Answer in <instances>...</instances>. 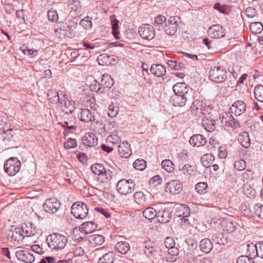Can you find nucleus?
<instances>
[{"instance_id":"f257e3e1","label":"nucleus","mask_w":263,"mask_h":263,"mask_svg":"<svg viewBox=\"0 0 263 263\" xmlns=\"http://www.w3.org/2000/svg\"><path fill=\"white\" fill-rule=\"evenodd\" d=\"M191 111L192 115L196 119H198L211 114L212 108L210 105H207L203 101L196 100L192 103L191 107Z\"/></svg>"},{"instance_id":"f03ea898","label":"nucleus","mask_w":263,"mask_h":263,"mask_svg":"<svg viewBox=\"0 0 263 263\" xmlns=\"http://www.w3.org/2000/svg\"><path fill=\"white\" fill-rule=\"evenodd\" d=\"M46 242L51 250L59 251L65 248L67 239L64 235L56 233L48 235L46 238Z\"/></svg>"},{"instance_id":"7ed1b4c3","label":"nucleus","mask_w":263,"mask_h":263,"mask_svg":"<svg viewBox=\"0 0 263 263\" xmlns=\"http://www.w3.org/2000/svg\"><path fill=\"white\" fill-rule=\"evenodd\" d=\"M209 79L216 83H221L226 81L228 72L226 70L219 66L212 67L209 72Z\"/></svg>"},{"instance_id":"20e7f679","label":"nucleus","mask_w":263,"mask_h":263,"mask_svg":"<svg viewBox=\"0 0 263 263\" xmlns=\"http://www.w3.org/2000/svg\"><path fill=\"white\" fill-rule=\"evenodd\" d=\"M88 206L85 203L81 201L74 202L71 206V213L77 219H83L88 213Z\"/></svg>"},{"instance_id":"39448f33","label":"nucleus","mask_w":263,"mask_h":263,"mask_svg":"<svg viewBox=\"0 0 263 263\" xmlns=\"http://www.w3.org/2000/svg\"><path fill=\"white\" fill-rule=\"evenodd\" d=\"M21 164L16 157H11L5 162V172L9 176H13L20 171Z\"/></svg>"},{"instance_id":"423d86ee","label":"nucleus","mask_w":263,"mask_h":263,"mask_svg":"<svg viewBox=\"0 0 263 263\" xmlns=\"http://www.w3.org/2000/svg\"><path fill=\"white\" fill-rule=\"evenodd\" d=\"M59 107L61 110L65 114H72L76 109V103L70 100L68 95L61 94L60 96Z\"/></svg>"},{"instance_id":"0eeeda50","label":"nucleus","mask_w":263,"mask_h":263,"mask_svg":"<svg viewBox=\"0 0 263 263\" xmlns=\"http://www.w3.org/2000/svg\"><path fill=\"white\" fill-rule=\"evenodd\" d=\"M135 183L133 180L122 179L117 184V189L119 193L127 195L131 193L135 189Z\"/></svg>"},{"instance_id":"6e6552de","label":"nucleus","mask_w":263,"mask_h":263,"mask_svg":"<svg viewBox=\"0 0 263 263\" xmlns=\"http://www.w3.org/2000/svg\"><path fill=\"white\" fill-rule=\"evenodd\" d=\"M180 17L178 16L170 17L164 26V31L168 35L172 36L176 33Z\"/></svg>"},{"instance_id":"1a4fd4ad","label":"nucleus","mask_w":263,"mask_h":263,"mask_svg":"<svg viewBox=\"0 0 263 263\" xmlns=\"http://www.w3.org/2000/svg\"><path fill=\"white\" fill-rule=\"evenodd\" d=\"M143 246L144 254L151 259H157L159 256L158 248L154 241L150 240L144 241Z\"/></svg>"},{"instance_id":"9d476101","label":"nucleus","mask_w":263,"mask_h":263,"mask_svg":"<svg viewBox=\"0 0 263 263\" xmlns=\"http://www.w3.org/2000/svg\"><path fill=\"white\" fill-rule=\"evenodd\" d=\"M91 170L93 174L100 176V179L102 182L106 181L110 177V171L106 170L104 166L101 163L92 164L90 167Z\"/></svg>"},{"instance_id":"9b49d317","label":"nucleus","mask_w":263,"mask_h":263,"mask_svg":"<svg viewBox=\"0 0 263 263\" xmlns=\"http://www.w3.org/2000/svg\"><path fill=\"white\" fill-rule=\"evenodd\" d=\"M231 111L223 112L220 115L219 119L224 126L237 128L240 126L239 122L233 117Z\"/></svg>"},{"instance_id":"f8f14e48","label":"nucleus","mask_w":263,"mask_h":263,"mask_svg":"<svg viewBox=\"0 0 263 263\" xmlns=\"http://www.w3.org/2000/svg\"><path fill=\"white\" fill-rule=\"evenodd\" d=\"M74 28L75 27L71 25L70 26V25L60 22L55 28V32L61 36L71 38L74 36Z\"/></svg>"},{"instance_id":"ddd939ff","label":"nucleus","mask_w":263,"mask_h":263,"mask_svg":"<svg viewBox=\"0 0 263 263\" xmlns=\"http://www.w3.org/2000/svg\"><path fill=\"white\" fill-rule=\"evenodd\" d=\"M61 205V202L57 198H50L45 201L43 207L45 212L54 214L60 209Z\"/></svg>"},{"instance_id":"4468645a","label":"nucleus","mask_w":263,"mask_h":263,"mask_svg":"<svg viewBox=\"0 0 263 263\" xmlns=\"http://www.w3.org/2000/svg\"><path fill=\"white\" fill-rule=\"evenodd\" d=\"M208 33L212 39H220L226 35L225 29L220 24H215L210 26Z\"/></svg>"},{"instance_id":"2eb2a0df","label":"nucleus","mask_w":263,"mask_h":263,"mask_svg":"<svg viewBox=\"0 0 263 263\" xmlns=\"http://www.w3.org/2000/svg\"><path fill=\"white\" fill-rule=\"evenodd\" d=\"M24 238V235L22 233L21 230L19 228H16L14 230L10 231L8 234L9 241L14 246L21 244Z\"/></svg>"},{"instance_id":"dca6fc26","label":"nucleus","mask_w":263,"mask_h":263,"mask_svg":"<svg viewBox=\"0 0 263 263\" xmlns=\"http://www.w3.org/2000/svg\"><path fill=\"white\" fill-rule=\"evenodd\" d=\"M139 33L143 39L147 40H152L155 36L154 28L149 24L141 26L139 29Z\"/></svg>"},{"instance_id":"f3484780","label":"nucleus","mask_w":263,"mask_h":263,"mask_svg":"<svg viewBox=\"0 0 263 263\" xmlns=\"http://www.w3.org/2000/svg\"><path fill=\"white\" fill-rule=\"evenodd\" d=\"M17 258L26 263L33 262L35 260V257L33 253L26 250H20L15 253Z\"/></svg>"},{"instance_id":"a211bd4d","label":"nucleus","mask_w":263,"mask_h":263,"mask_svg":"<svg viewBox=\"0 0 263 263\" xmlns=\"http://www.w3.org/2000/svg\"><path fill=\"white\" fill-rule=\"evenodd\" d=\"M165 191L174 195L179 194L182 190V185L177 180H172L166 183Z\"/></svg>"},{"instance_id":"6ab92c4d","label":"nucleus","mask_w":263,"mask_h":263,"mask_svg":"<svg viewBox=\"0 0 263 263\" xmlns=\"http://www.w3.org/2000/svg\"><path fill=\"white\" fill-rule=\"evenodd\" d=\"M209 233V237L215 243L219 245H225L228 243L227 238L222 233L217 232L216 230H211Z\"/></svg>"},{"instance_id":"aec40b11","label":"nucleus","mask_w":263,"mask_h":263,"mask_svg":"<svg viewBox=\"0 0 263 263\" xmlns=\"http://www.w3.org/2000/svg\"><path fill=\"white\" fill-rule=\"evenodd\" d=\"M157 212L158 216L157 218L160 223H167L172 218V212L169 209L166 208H162L160 206L159 210Z\"/></svg>"},{"instance_id":"412c9836","label":"nucleus","mask_w":263,"mask_h":263,"mask_svg":"<svg viewBox=\"0 0 263 263\" xmlns=\"http://www.w3.org/2000/svg\"><path fill=\"white\" fill-rule=\"evenodd\" d=\"M230 109L236 116H240L246 110V104L242 100H237L231 106Z\"/></svg>"},{"instance_id":"4be33fe9","label":"nucleus","mask_w":263,"mask_h":263,"mask_svg":"<svg viewBox=\"0 0 263 263\" xmlns=\"http://www.w3.org/2000/svg\"><path fill=\"white\" fill-rule=\"evenodd\" d=\"M160 206L161 204H155L153 206L146 208L142 212L143 216L148 220H152L155 217L157 218V211L159 210Z\"/></svg>"},{"instance_id":"5701e85b","label":"nucleus","mask_w":263,"mask_h":263,"mask_svg":"<svg viewBox=\"0 0 263 263\" xmlns=\"http://www.w3.org/2000/svg\"><path fill=\"white\" fill-rule=\"evenodd\" d=\"M33 226L31 222H26L23 223L21 227L19 228L24 237L34 236L37 234V230Z\"/></svg>"},{"instance_id":"b1692460","label":"nucleus","mask_w":263,"mask_h":263,"mask_svg":"<svg viewBox=\"0 0 263 263\" xmlns=\"http://www.w3.org/2000/svg\"><path fill=\"white\" fill-rule=\"evenodd\" d=\"M83 144L87 147H94L98 144V138L92 133H86L82 138Z\"/></svg>"},{"instance_id":"393cba45","label":"nucleus","mask_w":263,"mask_h":263,"mask_svg":"<svg viewBox=\"0 0 263 263\" xmlns=\"http://www.w3.org/2000/svg\"><path fill=\"white\" fill-rule=\"evenodd\" d=\"M188 100V96L175 94L171 96L170 102L174 106L183 107Z\"/></svg>"},{"instance_id":"a878e982","label":"nucleus","mask_w":263,"mask_h":263,"mask_svg":"<svg viewBox=\"0 0 263 263\" xmlns=\"http://www.w3.org/2000/svg\"><path fill=\"white\" fill-rule=\"evenodd\" d=\"M80 120L86 123L95 121L96 112L88 109H82L80 114Z\"/></svg>"},{"instance_id":"bb28decb","label":"nucleus","mask_w":263,"mask_h":263,"mask_svg":"<svg viewBox=\"0 0 263 263\" xmlns=\"http://www.w3.org/2000/svg\"><path fill=\"white\" fill-rule=\"evenodd\" d=\"M173 89L175 94L189 96L190 87L184 83L180 82L175 84Z\"/></svg>"},{"instance_id":"cd10ccee","label":"nucleus","mask_w":263,"mask_h":263,"mask_svg":"<svg viewBox=\"0 0 263 263\" xmlns=\"http://www.w3.org/2000/svg\"><path fill=\"white\" fill-rule=\"evenodd\" d=\"M118 151L121 157L127 158L132 154V152L130 144L127 142H123L118 146Z\"/></svg>"},{"instance_id":"c85d7f7f","label":"nucleus","mask_w":263,"mask_h":263,"mask_svg":"<svg viewBox=\"0 0 263 263\" xmlns=\"http://www.w3.org/2000/svg\"><path fill=\"white\" fill-rule=\"evenodd\" d=\"M190 143L194 146L200 147L206 143V139L203 135L196 134L192 136L190 139Z\"/></svg>"},{"instance_id":"c756f323","label":"nucleus","mask_w":263,"mask_h":263,"mask_svg":"<svg viewBox=\"0 0 263 263\" xmlns=\"http://www.w3.org/2000/svg\"><path fill=\"white\" fill-rule=\"evenodd\" d=\"M47 16L49 21L51 22H58L59 19L63 21L66 19L67 14L65 13L60 14L55 10H50L48 11Z\"/></svg>"},{"instance_id":"7c9ffc66","label":"nucleus","mask_w":263,"mask_h":263,"mask_svg":"<svg viewBox=\"0 0 263 263\" xmlns=\"http://www.w3.org/2000/svg\"><path fill=\"white\" fill-rule=\"evenodd\" d=\"M150 71L153 74L158 77H162L166 73L165 67L161 64H153Z\"/></svg>"},{"instance_id":"2f4dec72","label":"nucleus","mask_w":263,"mask_h":263,"mask_svg":"<svg viewBox=\"0 0 263 263\" xmlns=\"http://www.w3.org/2000/svg\"><path fill=\"white\" fill-rule=\"evenodd\" d=\"M97 228V224L92 221H87L83 223L79 227L81 232L89 234L93 232Z\"/></svg>"},{"instance_id":"473e14b6","label":"nucleus","mask_w":263,"mask_h":263,"mask_svg":"<svg viewBox=\"0 0 263 263\" xmlns=\"http://www.w3.org/2000/svg\"><path fill=\"white\" fill-rule=\"evenodd\" d=\"M215 121L213 120L211 117H207L206 116L203 117L202 125L204 128L208 132H212L215 128Z\"/></svg>"},{"instance_id":"72a5a7b5","label":"nucleus","mask_w":263,"mask_h":263,"mask_svg":"<svg viewBox=\"0 0 263 263\" xmlns=\"http://www.w3.org/2000/svg\"><path fill=\"white\" fill-rule=\"evenodd\" d=\"M238 141L246 148L250 146L251 140L248 132H242L238 135Z\"/></svg>"},{"instance_id":"f704fd0d","label":"nucleus","mask_w":263,"mask_h":263,"mask_svg":"<svg viewBox=\"0 0 263 263\" xmlns=\"http://www.w3.org/2000/svg\"><path fill=\"white\" fill-rule=\"evenodd\" d=\"M105 241L103 236L99 234H93L89 237V242L91 247L101 245Z\"/></svg>"},{"instance_id":"c9c22d12","label":"nucleus","mask_w":263,"mask_h":263,"mask_svg":"<svg viewBox=\"0 0 263 263\" xmlns=\"http://www.w3.org/2000/svg\"><path fill=\"white\" fill-rule=\"evenodd\" d=\"M114 84V79L108 74L102 75L100 85L103 88L104 92L105 88H110Z\"/></svg>"},{"instance_id":"e433bc0d","label":"nucleus","mask_w":263,"mask_h":263,"mask_svg":"<svg viewBox=\"0 0 263 263\" xmlns=\"http://www.w3.org/2000/svg\"><path fill=\"white\" fill-rule=\"evenodd\" d=\"M213 247L212 241L208 238L202 239L199 244L201 251L206 253H209L212 249Z\"/></svg>"},{"instance_id":"4c0bfd02","label":"nucleus","mask_w":263,"mask_h":263,"mask_svg":"<svg viewBox=\"0 0 263 263\" xmlns=\"http://www.w3.org/2000/svg\"><path fill=\"white\" fill-rule=\"evenodd\" d=\"M115 249L120 253L125 254L130 249L129 243L126 241H120L116 244Z\"/></svg>"},{"instance_id":"58836bf2","label":"nucleus","mask_w":263,"mask_h":263,"mask_svg":"<svg viewBox=\"0 0 263 263\" xmlns=\"http://www.w3.org/2000/svg\"><path fill=\"white\" fill-rule=\"evenodd\" d=\"M65 92L61 90H59L58 92L53 90H50L49 91L47 96L50 102L53 103L58 101L59 103L60 99V96H61V94L65 95Z\"/></svg>"},{"instance_id":"ea45409f","label":"nucleus","mask_w":263,"mask_h":263,"mask_svg":"<svg viewBox=\"0 0 263 263\" xmlns=\"http://www.w3.org/2000/svg\"><path fill=\"white\" fill-rule=\"evenodd\" d=\"M134 198L136 202L140 205H143L147 202L146 196L142 192H136Z\"/></svg>"},{"instance_id":"a19ab883","label":"nucleus","mask_w":263,"mask_h":263,"mask_svg":"<svg viewBox=\"0 0 263 263\" xmlns=\"http://www.w3.org/2000/svg\"><path fill=\"white\" fill-rule=\"evenodd\" d=\"M214 160V157L211 154L204 155L201 158L202 165L205 167H210Z\"/></svg>"},{"instance_id":"79ce46f5","label":"nucleus","mask_w":263,"mask_h":263,"mask_svg":"<svg viewBox=\"0 0 263 263\" xmlns=\"http://www.w3.org/2000/svg\"><path fill=\"white\" fill-rule=\"evenodd\" d=\"M115 260V254L109 252L104 254L99 259V263H114Z\"/></svg>"},{"instance_id":"37998d69","label":"nucleus","mask_w":263,"mask_h":263,"mask_svg":"<svg viewBox=\"0 0 263 263\" xmlns=\"http://www.w3.org/2000/svg\"><path fill=\"white\" fill-rule=\"evenodd\" d=\"M249 28L252 33L256 34L261 32L263 30V25L259 22H252L250 24Z\"/></svg>"},{"instance_id":"c03bdc74","label":"nucleus","mask_w":263,"mask_h":263,"mask_svg":"<svg viewBox=\"0 0 263 263\" xmlns=\"http://www.w3.org/2000/svg\"><path fill=\"white\" fill-rule=\"evenodd\" d=\"M110 20L112 25V32L117 39H120V33L118 31L119 21L115 18L114 15L110 16Z\"/></svg>"},{"instance_id":"a18cd8bd","label":"nucleus","mask_w":263,"mask_h":263,"mask_svg":"<svg viewBox=\"0 0 263 263\" xmlns=\"http://www.w3.org/2000/svg\"><path fill=\"white\" fill-rule=\"evenodd\" d=\"M254 94L258 101L263 103V85H256L254 89Z\"/></svg>"},{"instance_id":"49530a36","label":"nucleus","mask_w":263,"mask_h":263,"mask_svg":"<svg viewBox=\"0 0 263 263\" xmlns=\"http://www.w3.org/2000/svg\"><path fill=\"white\" fill-rule=\"evenodd\" d=\"M119 111V106L117 103H111L108 106V115L110 118L117 116Z\"/></svg>"},{"instance_id":"de8ad7c7","label":"nucleus","mask_w":263,"mask_h":263,"mask_svg":"<svg viewBox=\"0 0 263 263\" xmlns=\"http://www.w3.org/2000/svg\"><path fill=\"white\" fill-rule=\"evenodd\" d=\"M222 226L224 231L228 233H232L236 230L235 223L231 221L224 220L222 221Z\"/></svg>"},{"instance_id":"09e8293b","label":"nucleus","mask_w":263,"mask_h":263,"mask_svg":"<svg viewBox=\"0 0 263 263\" xmlns=\"http://www.w3.org/2000/svg\"><path fill=\"white\" fill-rule=\"evenodd\" d=\"M161 166L168 173L173 172L175 169L174 163L169 159L163 160L161 162Z\"/></svg>"},{"instance_id":"8fccbe9b","label":"nucleus","mask_w":263,"mask_h":263,"mask_svg":"<svg viewBox=\"0 0 263 263\" xmlns=\"http://www.w3.org/2000/svg\"><path fill=\"white\" fill-rule=\"evenodd\" d=\"M247 253L251 258H254L257 256V243H248L247 245Z\"/></svg>"},{"instance_id":"3c124183","label":"nucleus","mask_w":263,"mask_h":263,"mask_svg":"<svg viewBox=\"0 0 263 263\" xmlns=\"http://www.w3.org/2000/svg\"><path fill=\"white\" fill-rule=\"evenodd\" d=\"M111 57L106 54H101L97 58V61L101 65H107L110 64V58Z\"/></svg>"},{"instance_id":"603ef678","label":"nucleus","mask_w":263,"mask_h":263,"mask_svg":"<svg viewBox=\"0 0 263 263\" xmlns=\"http://www.w3.org/2000/svg\"><path fill=\"white\" fill-rule=\"evenodd\" d=\"M133 166L137 170L143 171L146 166V161L142 159H138L134 162Z\"/></svg>"},{"instance_id":"864d4df0","label":"nucleus","mask_w":263,"mask_h":263,"mask_svg":"<svg viewBox=\"0 0 263 263\" xmlns=\"http://www.w3.org/2000/svg\"><path fill=\"white\" fill-rule=\"evenodd\" d=\"M168 66L175 70H181L185 68L184 64L177 61L170 60L167 62Z\"/></svg>"},{"instance_id":"5fc2aeb1","label":"nucleus","mask_w":263,"mask_h":263,"mask_svg":"<svg viewBox=\"0 0 263 263\" xmlns=\"http://www.w3.org/2000/svg\"><path fill=\"white\" fill-rule=\"evenodd\" d=\"M177 212L179 216L187 217L190 215V209L189 206L185 205H182L178 209Z\"/></svg>"},{"instance_id":"6e6d98bb","label":"nucleus","mask_w":263,"mask_h":263,"mask_svg":"<svg viewBox=\"0 0 263 263\" xmlns=\"http://www.w3.org/2000/svg\"><path fill=\"white\" fill-rule=\"evenodd\" d=\"M92 18L89 16H86L82 19L80 24L85 29H90L92 27Z\"/></svg>"},{"instance_id":"4d7b16f0","label":"nucleus","mask_w":263,"mask_h":263,"mask_svg":"<svg viewBox=\"0 0 263 263\" xmlns=\"http://www.w3.org/2000/svg\"><path fill=\"white\" fill-rule=\"evenodd\" d=\"M90 88L91 91H95L97 93H102L104 92L103 88L100 85V82L95 81L90 85Z\"/></svg>"},{"instance_id":"13d9d810","label":"nucleus","mask_w":263,"mask_h":263,"mask_svg":"<svg viewBox=\"0 0 263 263\" xmlns=\"http://www.w3.org/2000/svg\"><path fill=\"white\" fill-rule=\"evenodd\" d=\"M255 215L259 219H263V205L256 204L253 206Z\"/></svg>"},{"instance_id":"bf43d9fd","label":"nucleus","mask_w":263,"mask_h":263,"mask_svg":"<svg viewBox=\"0 0 263 263\" xmlns=\"http://www.w3.org/2000/svg\"><path fill=\"white\" fill-rule=\"evenodd\" d=\"M166 18L165 16L159 15L155 18L154 25L156 27H160L163 26L164 23H166Z\"/></svg>"},{"instance_id":"052dcab7","label":"nucleus","mask_w":263,"mask_h":263,"mask_svg":"<svg viewBox=\"0 0 263 263\" xmlns=\"http://www.w3.org/2000/svg\"><path fill=\"white\" fill-rule=\"evenodd\" d=\"M164 243L166 248L174 249L176 251V253H178L177 249L174 248L175 242L173 238L170 237H166Z\"/></svg>"},{"instance_id":"680f3d73","label":"nucleus","mask_w":263,"mask_h":263,"mask_svg":"<svg viewBox=\"0 0 263 263\" xmlns=\"http://www.w3.org/2000/svg\"><path fill=\"white\" fill-rule=\"evenodd\" d=\"M179 171L184 175H191L193 172V166L187 164L183 165H179Z\"/></svg>"},{"instance_id":"e2e57ef3","label":"nucleus","mask_w":263,"mask_h":263,"mask_svg":"<svg viewBox=\"0 0 263 263\" xmlns=\"http://www.w3.org/2000/svg\"><path fill=\"white\" fill-rule=\"evenodd\" d=\"M77 146V142L75 139L69 138L64 143V147L66 149H71Z\"/></svg>"},{"instance_id":"0e129e2a","label":"nucleus","mask_w":263,"mask_h":263,"mask_svg":"<svg viewBox=\"0 0 263 263\" xmlns=\"http://www.w3.org/2000/svg\"><path fill=\"white\" fill-rule=\"evenodd\" d=\"M253 174V172L250 170H247L242 174V179L243 182H248V181L252 180L254 178Z\"/></svg>"},{"instance_id":"69168bd1","label":"nucleus","mask_w":263,"mask_h":263,"mask_svg":"<svg viewBox=\"0 0 263 263\" xmlns=\"http://www.w3.org/2000/svg\"><path fill=\"white\" fill-rule=\"evenodd\" d=\"M208 184L204 182H199L195 185V190L199 194L205 193Z\"/></svg>"},{"instance_id":"338daca9","label":"nucleus","mask_w":263,"mask_h":263,"mask_svg":"<svg viewBox=\"0 0 263 263\" xmlns=\"http://www.w3.org/2000/svg\"><path fill=\"white\" fill-rule=\"evenodd\" d=\"M234 166L235 169L238 171H241L245 169L246 163L243 159H239L235 162Z\"/></svg>"},{"instance_id":"774afa93","label":"nucleus","mask_w":263,"mask_h":263,"mask_svg":"<svg viewBox=\"0 0 263 263\" xmlns=\"http://www.w3.org/2000/svg\"><path fill=\"white\" fill-rule=\"evenodd\" d=\"M237 263H255L252 258L248 255H242L239 257L237 260Z\"/></svg>"}]
</instances>
